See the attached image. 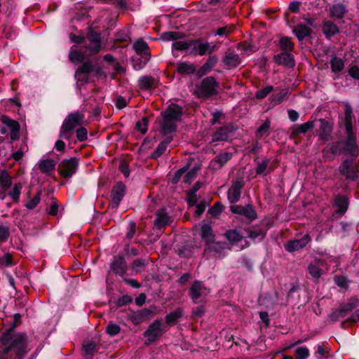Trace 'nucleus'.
<instances>
[{
  "label": "nucleus",
  "mask_w": 359,
  "mask_h": 359,
  "mask_svg": "<svg viewBox=\"0 0 359 359\" xmlns=\"http://www.w3.org/2000/svg\"><path fill=\"white\" fill-rule=\"evenodd\" d=\"M149 314V310L142 309L132 313L129 316V319L134 325H139L147 319Z\"/></svg>",
  "instance_id": "obj_28"
},
{
  "label": "nucleus",
  "mask_w": 359,
  "mask_h": 359,
  "mask_svg": "<svg viewBox=\"0 0 359 359\" xmlns=\"http://www.w3.org/2000/svg\"><path fill=\"white\" fill-rule=\"evenodd\" d=\"M201 165L198 162L194 161H189L186 166L181 168V175L184 172L188 171L186 174L184 182L185 183H190L194 178L196 177L198 171L201 169Z\"/></svg>",
  "instance_id": "obj_13"
},
{
  "label": "nucleus",
  "mask_w": 359,
  "mask_h": 359,
  "mask_svg": "<svg viewBox=\"0 0 359 359\" xmlns=\"http://www.w3.org/2000/svg\"><path fill=\"white\" fill-rule=\"evenodd\" d=\"M201 183L198 182L194 187L187 193V202L190 205H194L196 203V192L200 189Z\"/></svg>",
  "instance_id": "obj_42"
},
{
  "label": "nucleus",
  "mask_w": 359,
  "mask_h": 359,
  "mask_svg": "<svg viewBox=\"0 0 359 359\" xmlns=\"http://www.w3.org/2000/svg\"><path fill=\"white\" fill-rule=\"evenodd\" d=\"M140 88L143 90H150L157 85V80L149 75L141 76L138 79Z\"/></svg>",
  "instance_id": "obj_24"
},
{
  "label": "nucleus",
  "mask_w": 359,
  "mask_h": 359,
  "mask_svg": "<svg viewBox=\"0 0 359 359\" xmlns=\"http://www.w3.org/2000/svg\"><path fill=\"white\" fill-rule=\"evenodd\" d=\"M218 83L212 76L205 78L198 89V93L201 97H210L217 93Z\"/></svg>",
  "instance_id": "obj_9"
},
{
  "label": "nucleus",
  "mask_w": 359,
  "mask_h": 359,
  "mask_svg": "<svg viewBox=\"0 0 359 359\" xmlns=\"http://www.w3.org/2000/svg\"><path fill=\"white\" fill-rule=\"evenodd\" d=\"M358 306V300L356 299H350L346 304L341 306V309L346 314L348 312L352 311Z\"/></svg>",
  "instance_id": "obj_58"
},
{
  "label": "nucleus",
  "mask_w": 359,
  "mask_h": 359,
  "mask_svg": "<svg viewBox=\"0 0 359 359\" xmlns=\"http://www.w3.org/2000/svg\"><path fill=\"white\" fill-rule=\"evenodd\" d=\"M179 119L180 106L172 103L156 118V128L163 135H169L176 130Z\"/></svg>",
  "instance_id": "obj_2"
},
{
  "label": "nucleus",
  "mask_w": 359,
  "mask_h": 359,
  "mask_svg": "<svg viewBox=\"0 0 359 359\" xmlns=\"http://www.w3.org/2000/svg\"><path fill=\"white\" fill-rule=\"evenodd\" d=\"M12 184V180L6 171H2L0 174V187L9 189Z\"/></svg>",
  "instance_id": "obj_45"
},
{
  "label": "nucleus",
  "mask_w": 359,
  "mask_h": 359,
  "mask_svg": "<svg viewBox=\"0 0 359 359\" xmlns=\"http://www.w3.org/2000/svg\"><path fill=\"white\" fill-rule=\"evenodd\" d=\"M78 160L76 158L63 160L58 165L59 172L65 178L71 177L76 171Z\"/></svg>",
  "instance_id": "obj_10"
},
{
  "label": "nucleus",
  "mask_w": 359,
  "mask_h": 359,
  "mask_svg": "<svg viewBox=\"0 0 359 359\" xmlns=\"http://www.w3.org/2000/svg\"><path fill=\"white\" fill-rule=\"evenodd\" d=\"M172 137L170 135H169L166 137L165 140L160 142L156 150L152 153L151 157L158 158L161 154H163V152L165 151L168 144L172 141Z\"/></svg>",
  "instance_id": "obj_37"
},
{
  "label": "nucleus",
  "mask_w": 359,
  "mask_h": 359,
  "mask_svg": "<svg viewBox=\"0 0 359 359\" xmlns=\"http://www.w3.org/2000/svg\"><path fill=\"white\" fill-rule=\"evenodd\" d=\"M323 32L327 37H330L339 32L337 26L331 21H325L323 25Z\"/></svg>",
  "instance_id": "obj_36"
},
{
  "label": "nucleus",
  "mask_w": 359,
  "mask_h": 359,
  "mask_svg": "<svg viewBox=\"0 0 359 359\" xmlns=\"http://www.w3.org/2000/svg\"><path fill=\"white\" fill-rule=\"evenodd\" d=\"M87 50L82 51L75 49V46H72L69 53V58L72 62H81L85 57L89 55Z\"/></svg>",
  "instance_id": "obj_27"
},
{
  "label": "nucleus",
  "mask_w": 359,
  "mask_h": 359,
  "mask_svg": "<svg viewBox=\"0 0 359 359\" xmlns=\"http://www.w3.org/2000/svg\"><path fill=\"white\" fill-rule=\"evenodd\" d=\"M275 60L278 64L287 67H293L294 65L293 55L291 54V52L283 51L275 56Z\"/></svg>",
  "instance_id": "obj_26"
},
{
  "label": "nucleus",
  "mask_w": 359,
  "mask_h": 359,
  "mask_svg": "<svg viewBox=\"0 0 359 359\" xmlns=\"http://www.w3.org/2000/svg\"><path fill=\"white\" fill-rule=\"evenodd\" d=\"M218 61V58L215 55H212L209 57L206 62L199 68L198 71V74L200 76L205 74L208 72H209L215 65L217 64Z\"/></svg>",
  "instance_id": "obj_34"
},
{
  "label": "nucleus",
  "mask_w": 359,
  "mask_h": 359,
  "mask_svg": "<svg viewBox=\"0 0 359 359\" xmlns=\"http://www.w3.org/2000/svg\"><path fill=\"white\" fill-rule=\"evenodd\" d=\"M100 348L98 343L93 340H86L82 344V352L86 359H92L94 353Z\"/></svg>",
  "instance_id": "obj_19"
},
{
  "label": "nucleus",
  "mask_w": 359,
  "mask_h": 359,
  "mask_svg": "<svg viewBox=\"0 0 359 359\" xmlns=\"http://www.w3.org/2000/svg\"><path fill=\"white\" fill-rule=\"evenodd\" d=\"M319 139L322 141H329L332 139V127L328 121L325 119H320Z\"/></svg>",
  "instance_id": "obj_20"
},
{
  "label": "nucleus",
  "mask_w": 359,
  "mask_h": 359,
  "mask_svg": "<svg viewBox=\"0 0 359 359\" xmlns=\"http://www.w3.org/2000/svg\"><path fill=\"white\" fill-rule=\"evenodd\" d=\"M179 38L180 34L177 32H165L161 35V39L165 41L177 40Z\"/></svg>",
  "instance_id": "obj_57"
},
{
  "label": "nucleus",
  "mask_w": 359,
  "mask_h": 359,
  "mask_svg": "<svg viewBox=\"0 0 359 359\" xmlns=\"http://www.w3.org/2000/svg\"><path fill=\"white\" fill-rule=\"evenodd\" d=\"M83 118V114L78 111L69 114L62 123L60 137L69 140L74 128L82 123Z\"/></svg>",
  "instance_id": "obj_5"
},
{
  "label": "nucleus",
  "mask_w": 359,
  "mask_h": 359,
  "mask_svg": "<svg viewBox=\"0 0 359 359\" xmlns=\"http://www.w3.org/2000/svg\"><path fill=\"white\" fill-rule=\"evenodd\" d=\"M223 62L227 68L231 69L237 67L240 64L241 60L238 54L229 53L226 54Z\"/></svg>",
  "instance_id": "obj_29"
},
{
  "label": "nucleus",
  "mask_w": 359,
  "mask_h": 359,
  "mask_svg": "<svg viewBox=\"0 0 359 359\" xmlns=\"http://www.w3.org/2000/svg\"><path fill=\"white\" fill-rule=\"evenodd\" d=\"M56 163L52 159L41 160L38 163V167L41 172L48 174L55 170Z\"/></svg>",
  "instance_id": "obj_30"
},
{
  "label": "nucleus",
  "mask_w": 359,
  "mask_h": 359,
  "mask_svg": "<svg viewBox=\"0 0 359 359\" xmlns=\"http://www.w3.org/2000/svg\"><path fill=\"white\" fill-rule=\"evenodd\" d=\"M279 44L283 51L292 52L293 50V43L288 37L281 38Z\"/></svg>",
  "instance_id": "obj_48"
},
{
  "label": "nucleus",
  "mask_w": 359,
  "mask_h": 359,
  "mask_svg": "<svg viewBox=\"0 0 359 359\" xmlns=\"http://www.w3.org/2000/svg\"><path fill=\"white\" fill-rule=\"evenodd\" d=\"M331 69L334 73L338 74L342 71L344 67V60L338 57H334L330 61Z\"/></svg>",
  "instance_id": "obj_41"
},
{
  "label": "nucleus",
  "mask_w": 359,
  "mask_h": 359,
  "mask_svg": "<svg viewBox=\"0 0 359 359\" xmlns=\"http://www.w3.org/2000/svg\"><path fill=\"white\" fill-rule=\"evenodd\" d=\"M110 269L115 274L123 278L128 270V265L125 259L122 256L114 257V261L111 263Z\"/></svg>",
  "instance_id": "obj_14"
},
{
  "label": "nucleus",
  "mask_w": 359,
  "mask_h": 359,
  "mask_svg": "<svg viewBox=\"0 0 359 359\" xmlns=\"http://www.w3.org/2000/svg\"><path fill=\"white\" fill-rule=\"evenodd\" d=\"M310 241V236L309 233H306L300 238H296L288 241L285 245V248L290 252L297 251L306 247Z\"/></svg>",
  "instance_id": "obj_12"
},
{
  "label": "nucleus",
  "mask_w": 359,
  "mask_h": 359,
  "mask_svg": "<svg viewBox=\"0 0 359 359\" xmlns=\"http://www.w3.org/2000/svg\"><path fill=\"white\" fill-rule=\"evenodd\" d=\"M86 39L89 41V45L86 47L89 56L97 54L101 50L102 46L100 34L90 28Z\"/></svg>",
  "instance_id": "obj_7"
},
{
  "label": "nucleus",
  "mask_w": 359,
  "mask_h": 359,
  "mask_svg": "<svg viewBox=\"0 0 359 359\" xmlns=\"http://www.w3.org/2000/svg\"><path fill=\"white\" fill-rule=\"evenodd\" d=\"M164 325L161 319L154 320L144 332V336L147 337L149 342L156 341L160 337L164 331Z\"/></svg>",
  "instance_id": "obj_11"
},
{
  "label": "nucleus",
  "mask_w": 359,
  "mask_h": 359,
  "mask_svg": "<svg viewBox=\"0 0 359 359\" xmlns=\"http://www.w3.org/2000/svg\"><path fill=\"white\" fill-rule=\"evenodd\" d=\"M346 130H350L352 128V109L348 105H346L345 109V120H344Z\"/></svg>",
  "instance_id": "obj_46"
},
{
  "label": "nucleus",
  "mask_w": 359,
  "mask_h": 359,
  "mask_svg": "<svg viewBox=\"0 0 359 359\" xmlns=\"http://www.w3.org/2000/svg\"><path fill=\"white\" fill-rule=\"evenodd\" d=\"M93 70V66L90 61H87L80 67L76 72L89 74Z\"/></svg>",
  "instance_id": "obj_61"
},
{
  "label": "nucleus",
  "mask_w": 359,
  "mask_h": 359,
  "mask_svg": "<svg viewBox=\"0 0 359 359\" xmlns=\"http://www.w3.org/2000/svg\"><path fill=\"white\" fill-rule=\"evenodd\" d=\"M154 226L157 229H162L168 224L170 218L165 209H160L156 212Z\"/></svg>",
  "instance_id": "obj_25"
},
{
  "label": "nucleus",
  "mask_w": 359,
  "mask_h": 359,
  "mask_svg": "<svg viewBox=\"0 0 359 359\" xmlns=\"http://www.w3.org/2000/svg\"><path fill=\"white\" fill-rule=\"evenodd\" d=\"M216 48L208 42H202L199 41H194L190 42L181 41V51L187 50L190 53L195 55H204L207 53H212Z\"/></svg>",
  "instance_id": "obj_6"
},
{
  "label": "nucleus",
  "mask_w": 359,
  "mask_h": 359,
  "mask_svg": "<svg viewBox=\"0 0 359 359\" xmlns=\"http://www.w3.org/2000/svg\"><path fill=\"white\" fill-rule=\"evenodd\" d=\"M76 133L79 141L83 142L87 139L88 131L86 128L80 127L76 130Z\"/></svg>",
  "instance_id": "obj_63"
},
{
  "label": "nucleus",
  "mask_w": 359,
  "mask_h": 359,
  "mask_svg": "<svg viewBox=\"0 0 359 359\" xmlns=\"http://www.w3.org/2000/svg\"><path fill=\"white\" fill-rule=\"evenodd\" d=\"M347 12L346 8L341 4L333 5L330 8V16L334 19H341Z\"/></svg>",
  "instance_id": "obj_33"
},
{
  "label": "nucleus",
  "mask_w": 359,
  "mask_h": 359,
  "mask_svg": "<svg viewBox=\"0 0 359 359\" xmlns=\"http://www.w3.org/2000/svg\"><path fill=\"white\" fill-rule=\"evenodd\" d=\"M269 160L263 159L259 161L256 168V173L257 175H266L272 170V168L269 166Z\"/></svg>",
  "instance_id": "obj_40"
},
{
  "label": "nucleus",
  "mask_w": 359,
  "mask_h": 359,
  "mask_svg": "<svg viewBox=\"0 0 359 359\" xmlns=\"http://www.w3.org/2000/svg\"><path fill=\"white\" fill-rule=\"evenodd\" d=\"M106 331L108 334L114 337L117 335L120 332L121 327L118 325L116 323H109L107 326Z\"/></svg>",
  "instance_id": "obj_53"
},
{
  "label": "nucleus",
  "mask_w": 359,
  "mask_h": 359,
  "mask_svg": "<svg viewBox=\"0 0 359 359\" xmlns=\"http://www.w3.org/2000/svg\"><path fill=\"white\" fill-rule=\"evenodd\" d=\"M0 341L4 346L0 359H22L27 352V337L23 333L8 330L2 334Z\"/></svg>",
  "instance_id": "obj_1"
},
{
  "label": "nucleus",
  "mask_w": 359,
  "mask_h": 359,
  "mask_svg": "<svg viewBox=\"0 0 359 359\" xmlns=\"http://www.w3.org/2000/svg\"><path fill=\"white\" fill-rule=\"evenodd\" d=\"M22 188V185L21 183H16L13 189L8 192V195L11 196L14 201H18Z\"/></svg>",
  "instance_id": "obj_49"
},
{
  "label": "nucleus",
  "mask_w": 359,
  "mask_h": 359,
  "mask_svg": "<svg viewBox=\"0 0 359 359\" xmlns=\"http://www.w3.org/2000/svg\"><path fill=\"white\" fill-rule=\"evenodd\" d=\"M248 236L253 240H255V239L262 240L264 237V233L259 229L249 230L248 231Z\"/></svg>",
  "instance_id": "obj_62"
},
{
  "label": "nucleus",
  "mask_w": 359,
  "mask_h": 359,
  "mask_svg": "<svg viewBox=\"0 0 359 359\" xmlns=\"http://www.w3.org/2000/svg\"><path fill=\"white\" fill-rule=\"evenodd\" d=\"M315 126L314 121H310L306 123L295 125L293 128V133L300 134L306 133L308 130L312 129Z\"/></svg>",
  "instance_id": "obj_38"
},
{
  "label": "nucleus",
  "mask_w": 359,
  "mask_h": 359,
  "mask_svg": "<svg viewBox=\"0 0 359 359\" xmlns=\"http://www.w3.org/2000/svg\"><path fill=\"white\" fill-rule=\"evenodd\" d=\"M231 210L233 213L244 215L250 219H255L256 218V212L251 205H234L231 207Z\"/></svg>",
  "instance_id": "obj_23"
},
{
  "label": "nucleus",
  "mask_w": 359,
  "mask_h": 359,
  "mask_svg": "<svg viewBox=\"0 0 359 359\" xmlns=\"http://www.w3.org/2000/svg\"><path fill=\"white\" fill-rule=\"evenodd\" d=\"M233 132L234 128L231 125L224 126L212 135V142L227 141Z\"/></svg>",
  "instance_id": "obj_18"
},
{
  "label": "nucleus",
  "mask_w": 359,
  "mask_h": 359,
  "mask_svg": "<svg viewBox=\"0 0 359 359\" xmlns=\"http://www.w3.org/2000/svg\"><path fill=\"white\" fill-rule=\"evenodd\" d=\"M232 157V154L228 151L219 153L212 159L209 164V167L217 170L222 168Z\"/></svg>",
  "instance_id": "obj_15"
},
{
  "label": "nucleus",
  "mask_w": 359,
  "mask_h": 359,
  "mask_svg": "<svg viewBox=\"0 0 359 359\" xmlns=\"http://www.w3.org/2000/svg\"><path fill=\"white\" fill-rule=\"evenodd\" d=\"M335 205L338 208L337 212L344 214L348 208V198L344 196H338L335 199Z\"/></svg>",
  "instance_id": "obj_39"
},
{
  "label": "nucleus",
  "mask_w": 359,
  "mask_h": 359,
  "mask_svg": "<svg viewBox=\"0 0 359 359\" xmlns=\"http://www.w3.org/2000/svg\"><path fill=\"white\" fill-rule=\"evenodd\" d=\"M126 192V185L121 182H118L112 187L111 191V201L109 203V207L112 209L116 210L119 206L121 201L123 198Z\"/></svg>",
  "instance_id": "obj_8"
},
{
  "label": "nucleus",
  "mask_w": 359,
  "mask_h": 359,
  "mask_svg": "<svg viewBox=\"0 0 359 359\" xmlns=\"http://www.w3.org/2000/svg\"><path fill=\"white\" fill-rule=\"evenodd\" d=\"M324 267L325 262L321 259H316L309 264L308 271L313 278L318 279L321 276Z\"/></svg>",
  "instance_id": "obj_21"
},
{
  "label": "nucleus",
  "mask_w": 359,
  "mask_h": 359,
  "mask_svg": "<svg viewBox=\"0 0 359 359\" xmlns=\"http://www.w3.org/2000/svg\"><path fill=\"white\" fill-rule=\"evenodd\" d=\"M339 172L347 179L351 180H355L357 177L353 167V162L350 160H345L341 163L339 166Z\"/></svg>",
  "instance_id": "obj_22"
},
{
  "label": "nucleus",
  "mask_w": 359,
  "mask_h": 359,
  "mask_svg": "<svg viewBox=\"0 0 359 359\" xmlns=\"http://www.w3.org/2000/svg\"><path fill=\"white\" fill-rule=\"evenodd\" d=\"M273 89L272 86H266L256 92L255 97L257 99H264L272 92Z\"/></svg>",
  "instance_id": "obj_52"
},
{
  "label": "nucleus",
  "mask_w": 359,
  "mask_h": 359,
  "mask_svg": "<svg viewBox=\"0 0 359 359\" xmlns=\"http://www.w3.org/2000/svg\"><path fill=\"white\" fill-rule=\"evenodd\" d=\"M40 200V194L39 193L25 205V207L29 210H32L39 204Z\"/></svg>",
  "instance_id": "obj_64"
},
{
  "label": "nucleus",
  "mask_w": 359,
  "mask_h": 359,
  "mask_svg": "<svg viewBox=\"0 0 359 359\" xmlns=\"http://www.w3.org/2000/svg\"><path fill=\"white\" fill-rule=\"evenodd\" d=\"M147 123L148 120L146 117H143L139 121L135 126L136 129L140 130L141 133L144 134L147 131Z\"/></svg>",
  "instance_id": "obj_60"
},
{
  "label": "nucleus",
  "mask_w": 359,
  "mask_h": 359,
  "mask_svg": "<svg viewBox=\"0 0 359 359\" xmlns=\"http://www.w3.org/2000/svg\"><path fill=\"white\" fill-rule=\"evenodd\" d=\"M133 49L139 55L146 54L148 45L143 39H138L133 43Z\"/></svg>",
  "instance_id": "obj_43"
},
{
  "label": "nucleus",
  "mask_w": 359,
  "mask_h": 359,
  "mask_svg": "<svg viewBox=\"0 0 359 359\" xmlns=\"http://www.w3.org/2000/svg\"><path fill=\"white\" fill-rule=\"evenodd\" d=\"M293 32L299 40H302L308 36L310 33V29L305 25L299 24L293 28Z\"/></svg>",
  "instance_id": "obj_35"
},
{
  "label": "nucleus",
  "mask_w": 359,
  "mask_h": 359,
  "mask_svg": "<svg viewBox=\"0 0 359 359\" xmlns=\"http://www.w3.org/2000/svg\"><path fill=\"white\" fill-rule=\"evenodd\" d=\"M233 27L232 25H226L217 29L215 35L219 36H227L228 34L233 30Z\"/></svg>",
  "instance_id": "obj_59"
},
{
  "label": "nucleus",
  "mask_w": 359,
  "mask_h": 359,
  "mask_svg": "<svg viewBox=\"0 0 359 359\" xmlns=\"http://www.w3.org/2000/svg\"><path fill=\"white\" fill-rule=\"evenodd\" d=\"M10 236V229L8 225L0 224V242H5Z\"/></svg>",
  "instance_id": "obj_56"
},
{
  "label": "nucleus",
  "mask_w": 359,
  "mask_h": 359,
  "mask_svg": "<svg viewBox=\"0 0 359 359\" xmlns=\"http://www.w3.org/2000/svg\"><path fill=\"white\" fill-rule=\"evenodd\" d=\"M83 118V114L78 111L69 114L62 123L60 137L69 140L74 128L82 123Z\"/></svg>",
  "instance_id": "obj_4"
},
{
  "label": "nucleus",
  "mask_w": 359,
  "mask_h": 359,
  "mask_svg": "<svg viewBox=\"0 0 359 359\" xmlns=\"http://www.w3.org/2000/svg\"><path fill=\"white\" fill-rule=\"evenodd\" d=\"M8 126L11 130V137L12 140H15L19 137V130H20V125L16 121L13 120L11 123L8 125Z\"/></svg>",
  "instance_id": "obj_51"
},
{
  "label": "nucleus",
  "mask_w": 359,
  "mask_h": 359,
  "mask_svg": "<svg viewBox=\"0 0 359 359\" xmlns=\"http://www.w3.org/2000/svg\"><path fill=\"white\" fill-rule=\"evenodd\" d=\"M226 238L232 243H236L241 241L243 238V236L237 230H229L225 233Z\"/></svg>",
  "instance_id": "obj_44"
},
{
  "label": "nucleus",
  "mask_w": 359,
  "mask_h": 359,
  "mask_svg": "<svg viewBox=\"0 0 359 359\" xmlns=\"http://www.w3.org/2000/svg\"><path fill=\"white\" fill-rule=\"evenodd\" d=\"M295 355L297 359H306L309 356V350L305 346L299 347L295 350Z\"/></svg>",
  "instance_id": "obj_54"
},
{
  "label": "nucleus",
  "mask_w": 359,
  "mask_h": 359,
  "mask_svg": "<svg viewBox=\"0 0 359 359\" xmlns=\"http://www.w3.org/2000/svg\"><path fill=\"white\" fill-rule=\"evenodd\" d=\"M226 248V244L221 242H211L208 244V249L215 254H219Z\"/></svg>",
  "instance_id": "obj_47"
},
{
  "label": "nucleus",
  "mask_w": 359,
  "mask_h": 359,
  "mask_svg": "<svg viewBox=\"0 0 359 359\" xmlns=\"http://www.w3.org/2000/svg\"><path fill=\"white\" fill-rule=\"evenodd\" d=\"M347 138L344 141H339L331 147L333 154L346 152L351 156H357L359 154V149L356 144L355 135L353 129L346 130Z\"/></svg>",
  "instance_id": "obj_3"
},
{
  "label": "nucleus",
  "mask_w": 359,
  "mask_h": 359,
  "mask_svg": "<svg viewBox=\"0 0 359 359\" xmlns=\"http://www.w3.org/2000/svg\"><path fill=\"white\" fill-rule=\"evenodd\" d=\"M243 187V181L236 180L233 182L228 191V199L231 203H234L239 201L241 194V189Z\"/></svg>",
  "instance_id": "obj_17"
},
{
  "label": "nucleus",
  "mask_w": 359,
  "mask_h": 359,
  "mask_svg": "<svg viewBox=\"0 0 359 359\" xmlns=\"http://www.w3.org/2000/svg\"><path fill=\"white\" fill-rule=\"evenodd\" d=\"M201 236L202 238L208 243L214 241L215 235L212 226L208 224H204L201 227Z\"/></svg>",
  "instance_id": "obj_31"
},
{
  "label": "nucleus",
  "mask_w": 359,
  "mask_h": 359,
  "mask_svg": "<svg viewBox=\"0 0 359 359\" xmlns=\"http://www.w3.org/2000/svg\"><path fill=\"white\" fill-rule=\"evenodd\" d=\"M207 294L206 288L199 282H195L190 288V295L195 303L201 302Z\"/></svg>",
  "instance_id": "obj_16"
},
{
  "label": "nucleus",
  "mask_w": 359,
  "mask_h": 359,
  "mask_svg": "<svg viewBox=\"0 0 359 359\" xmlns=\"http://www.w3.org/2000/svg\"><path fill=\"white\" fill-rule=\"evenodd\" d=\"M172 55L174 60L170 61V65L173 67L175 71L180 73V60H177V57L180 55V41L172 43Z\"/></svg>",
  "instance_id": "obj_32"
},
{
  "label": "nucleus",
  "mask_w": 359,
  "mask_h": 359,
  "mask_svg": "<svg viewBox=\"0 0 359 359\" xmlns=\"http://www.w3.org/2000/svg\"><path fill=\"white\" fill-rule=\"evenodd\" d=\"M180 318V314L178 311H175L174 312H171L165 316V323L166 325L171 326L174 325Z\"/></svg>",
  "instance_id": "obj_55"
},
{
  "label": "nucleus",
  "mask_w": 359,
  "mask_h": 359,
  "mask_svg": "<svg viewBox=\"0 0 359 359\" xmlns=\"http://www.w3.org/2000/svg\"><path fill=\"white\" fill-rule=\"evenodd\" d=\"M145 266H146V262L144 259H137L133 262V263L131 266V269H132L133 273L137 274V273L142 271V270L144 269Z\"/></svg>",
  "instance_id": "obj_50"
}]
</instances>
